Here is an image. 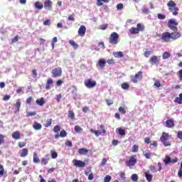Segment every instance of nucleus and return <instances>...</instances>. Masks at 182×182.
I'll use <instances>...</instances> for the list:
<instances>
[{
    "label": "nucleus",
    "mask_w": 182,
    "mask_h": 182,
    "mask_svg": "<svg viewBox=\"0 0 182 182\" xmlns=\"http://www.w3.org/2000/svg\"><path fill=\"white\" fill-rule=\"evenodd\" d=\"M161 56H157V55H152L149 60V63H151V65H156L158 66L159 63H160V60H161Z\"/></svg>",
    "instance_id": "0eeeda50"
},
{
    "label": "nucleus",
    "mask_w": 182,
    "mask_h": 182,
    "mask_svg": "<svg viewBox=\"0 0 182 182\" xmlns=\"http://www.w3.org/2000/svg\"><path fill=\"white\" fill-rule=\"evenodd\" d=\"M117 11H120L122 9H123V4L119 3L117 5Z\"/></svg>",
    "instance_id": "bf43d9fd"
},
{
    "label": "nucleus",
    "mask_w": 182,
    "mask_h": 182,
    "mask_svg": "<svg viewBox=\"0 0 182 182\" xmlns=\"http://www.w3.org/2000/svg\"><path fill=\"white\" fill-rule=\"evenodd\" d=\"M85 176H88V180H90V181H92V180H93V178H94V176H93V173H90V174H89V172H85Z\"/></svg>",
    "instance_id": "79ce46f5"
},
{
    "label": "nucleus",
    "mask_w": 182,
    "mask_h": 182,
    "mask_svg": "<svg viewBox=\"0 0 182 182\" xmlns=\"http://www.w3.org/2000/svg\"><path fill=\"white\" fill-rule=\"evenodd\" d=\"M33 129H34V130H41L42 124H39L38 122H34L33 124Z\"/></svg>",
    "instance_id": "5701e85b"
},
{
    "label": "nucleus",
    "mask_w": 182,
    "mask_h": 182,
    "mask_svg": "<svg viewBox=\"0 0 182 182\" xmlns=\"http://www.w3.org/2000/svg\"><path fill=\"white\" fill-rule=\"evenodd\" d=\"M19 41V36H16L14 38L11 39L12 43H16Z\"/></svg>",
    "instance_id": "3c124183"
},
{
    "label": "nucleus",
    "mask_w": 182,
    "mask_h": 182,
    "mask_svg": "<svg viewBox=\"0 0 182 182\" xmlns=\"http://www.w3.org/2000/svg\"><path fill=\"white\" fill-rule=\"evenodd\" d=\"M33 77H38V72L36 71V69H33L31 70Z\"/></svg>",
    "instance_id": "864d4df0"
},
{
    "label": "nucleus",
    "mask_w": 182,
    "mask_h": 182,
    "mask_svg": "<svg viewBox=\"0 0 182 182\" xmlns=\"http://www.w3.org/2000/svg\"><path fill=\"white\" fill-rule=\"evenodd\" d=\"M33 163H36V164L41 162V160L39 159V157H38V154H36V152L33 153Z\"/></svg>",
    "instance_id": "7c9ffc66"
},
{
    "label": "nucleus",
    "mask_w": 182,
    "mask_h": 182,
    "mask_svg": "<svg viewBox=\"0 0 182 182\" xmlns=\"http://www.w3.org/2000/svg\"><path fill=\"white\" fill-rule=\"evenodd\" d=\"M170 56H171V54H170V53L165 51L163 55H162V58L163 59L166 60V59H168L170 58Z\"/></svg>",
    "instance_id": "c9c22d12"
},
{
    "label": "nucleus",
    "mask_w": 182,
    "mask_h": 182,
    "mask_svg": "<svg viewBox=\"0 0 182 182\" xmlns=\"http://www.w3.org/2000/svg\"><path fill=\"white\" fill-rule=\"evenodd\" d=\"M90 132L94 133L95 134V136H97V137H99V136H100V134H102V132L100 131L95 130L93 129H90Z\"/></svg>",
    "instance_id": "58836bf2"
},
{
    "label": "nucleus",
    "mask_w": 182,
    "mask_h": 182,
    "mask_svg": "<svg viewBox=\"0 0 182 182\" xmlns=\"http://www.w3.org/2000/svg\"><path fill=\"white\" fill-rule=\"evenodd\" d=\"M5 136L4 134H0V144L5 142Z\"/></svg>",
    "instance_id": "6e6d98bb"
},
{
    "label": "nucleus",
    "mask_w": 182,
    "mask_h": 182,
    "mask_svg": "<svg viewBox=\"0 0 182 182\" xmlns=\"http://www.w3.org/2000/svg\"><path fill=\"white\" fill-rule=\"evenodd\" d=\"M145 58H149L150 55H151V51H145L144 53Z\"/></svg>",
    "instance_id": "338daca9"
},
{
    "label": "nucleus",
    "mask_w": 182,
    "mask_h": 182,
    "mask_svg": "<svg viewBox=\"0 0 182 182\" xmlns=\"http://www.w3.org/2000/svg\"><path fill=\"white\" fill-rule=\"evenodd\" d=\"M158 19H166V15L161 14H158Z\"/></svg>",
    "instance_id": "69168bd1"
},
{
    "label": "nucleus",
    "mask_w": 182,
    "mask_h": 182,
    "mask_svg": "<svg viewBox=\"0 0 182 182\" xmlns=\"http://www.w3.org/2000/svg\"><path fill=\"white\" fill-rule=\"evenodd\" d=\"M52 159H57L58 158V152L53 151L51 153Z\"/></svg>",
    "instance_id": "680f3d73"
},
{
    "label": "nucleus",
    "mask_w": 182,
    "mask_h": 182,
    "mask_svg": "<svg viewBox=\"0 0 182 182\" xmlns=\"http://www.w3.org/2000/svg\"><path fill=\"white\" fill-rule=\"evenodd\" d=\"M36 105H38V106H43V105H45L46 103V101H45V98L41 97V98H38L36 100Z\"/></svg>",
    "instance_id": "a211bd4d"
},
{
    "label": "nucleus",
    "mask_w": 182,
    "mask_h": 182,
    "mask_svg": "<svg viewBox=\"0 0 182 182\" xmlns=\"http://www.w3.org/2000/svg\"><path fill=\"white\" fill-rule=\"evenodd\" d=\"M73 164L75 167H78L80 168L86 167V162L80 160L73 159Z\"/></svg>",
    "instance_id": "9d476101"
},
{
    "label": "nucleus",
    "mask_w": 182,
    "mask_h": 182,
    "mask_svg": "<svg viewBox=\"0 0 182 182\" xmlns=\"http://www.w3.org/2000/svg\"><path fill=\"white\" fill-rule=\"evenodd\" d=\"M100 128L101 129V134H102H102H105V133H106V129H105V126L100 125Z\"/></svg>",
    "instance_id": "052dcab7"
},
{
    "label": "nucleus",
    "mask_w": 182,
    "mask_h": 182,
    "mask_svg": "<svg viewBox=\"0 0 182 182\" xmlns=\"http://www.w3.org/2000/svg\"><path fill=\"white\" fill-rule=\"evenodd\" d=\"M98 66H100V68L101 69H103L105 68V66H106V60L101 58L99 60L98 63H97Z\"/></svg>",
    "instance_id": "6ab92c4d"
},
{
    "label": "nucleus",
    "mask_w": 182,
    "mask_h": 182,
    "mask_svg": "<svg viewBox=\"0 0 182 182\" xmlns=\"http://www.w3.org/2000/svg\"><path fill=\"white\" fill-rule=\"evenodd\" d=\"M136 28L138 29V31L139 32H144V25H143L142 23H138L136 25Z\"/></svg>",
    "instance_id": "72a5a7b5"
},
{
    "label": "nucleus",
    "mask_w": 182,
    "mask_h": 182,
    "mask_svg": "<svg viewBox=\"0 0 182 182\" xmlns=\"http://www.w3.org/2000/svg\"><path fill=\"white\" fill-rule=\"evenodd\" d=\"M68 117L71 119V120L75 119V112H73V110L68 111Z\"/></svg>",
    "instance_id": "4c0bfd02"
},
{
    "label": "nucleus",
    "mask_w": 182,
    "mask_h": 182,
    "mask_svg": "<svg viewBox=\"0 0 182 182\" xmlns=\"http://www.w3.org/2000/svg\"><path fill=\"white\" fill-rule=\"evenodd\" d=\"M16 107L17 112H19V109H21V99L17 100L16 102Z\"/></svg>",
    "instance_id": "a19ab883"
},
{
    "label": "nucleus",
    "mask_w": 182,
    "mask_h": 182,
    "mask_svg": "<svg viewBox=\"0 0 182 182\" xmlns=\"http://www.w3.org/2000/svg\"><path fill=\"white\" fill-rule=\"evenodd\" d=\"M111 180H112V176L107 175L105 177L104 182H110Z\"/></svg>",
    "instance_id": "603ef678"
},
{
    "label": "nucleus",
    "mask_w": 182,
    "mask_h": 182,
    "mask_svg": "<svg viewBox=\"0 0 182 182\" xmlns=\"http://www.w3.org/2000/svg\"><path fill=\"white\" fill-rule=\"evenodd\" d=\"M139 80H143V72L139 71L134 75H131V82L132 83H137Z\"/></svg>",
    "instance_id": "423d86ee"
},
{
    "label": "nucleus",
    "mask_w": 182,
    "mask_h": 182,
    "mask_svg": "<svg viewBox=\"0 0 182 182\" xmlns=\"http://www.w3.org/2000/svg\"><path fill=\"white\" fill-rule=\"evenodd\" d=\"M167 6L169 12H171L173 16H177L178 15V11H180V9H178V7H177V4H176V2H174V1L170 0L167 3Z\"/></svg>",
    "instance_id": "f03ea898"
},
{
    "label": "nucleus",
    "mask_w": 182,
    "mask_h": 182,
    "mask_svg": "<svg viewBox=\"0 0 182 182\" xmlns=\"http://www.w3.org/2000/svg\"><path fill=\"white\" fill-rule=\"evenodd\" d=\"M46 158H42L41 160L42 166H46L48 163H49V160H50V158H49V156L46 155Z\"/></svg>",
    "instance_id": "4be33fe9"
},
{
    "label": "nucleus",
    "mask_w": 182,
    "mask_h": 182,
    "mask_svg": "<svg viewBox=\"0 0 182 182\" xmlns=\"http://www.w3.org/2000/svg\"><path fill=\"white\" fill-rule=\"evenodd\" d=\"M137 163V156L132 155L129 157V160L126 161V166L132 168V167H134L136 164Z\"/></svg>",
    "instance_id": "20e7f679"
},
{
    "label": "nucleus",
    "mask_w": 182,
    "mask_h": 182,
    "mask_svg": "<svg viewBox=\"0 0 182 182\" xmlns=\"http://www.w3.org/2000/svg\"><path fill=\"white\" fill-rule=\"evenodd\" d=\"M107 26H109V24H102L100 26V29L102 31H106V29H107Z\"/></svg>",
    "instance_id": "09e8293b"
},
{
    "label": "nucleus",
    "mask_w": 182,
    "mask_h": 182,
    "mask_svg": "<svg viewBox=\"0 0 182 182\" xmlns=\"http://www.w3.org/2000/svg\"><path fill=\"white\" fill-rule=\"evenodd\" d=\"M113 55L114 58H123L124 55L123 54V52L119 51V52H114Z\"/></svg>",
    "instance_id": "cd10ccee"
},
{
    "label": "nucleus",
    "mask_w": 182,
    "mask_h": 182,
    "mask_svg": "<svg viewBox=\"0 0 182 182\" xmlns=\"http://www.w3.org/2000/svg\"><path fill=\"white\" fill-rule=\"evenodd\" d=\"M96 81L92 80L90 79H88L84 82L85 86H86V87H88V89H92L95 87V86H96Z\"/></svg>",
    "instance_id": "9b49d317"
},
{
    "label": "nucleus",
    "mask_w": 182,
    "mask_h": 182,
    "mask_svg": "<svg viewBox=\"0 0 182 182\" xmlns=\"http://www.w3.org/2000/svg\"><path fill=\"white\" fill-rule=\"evenodd\" d=\"M52 85H53V80H52V78H48L47 80V82L46 85V90H49V89H50V86H52Z\"/></svg>",
    "instance_id": "412c9836"
},
{
    "label": "nucleus",
    "mask_w": 182,
    "mask_h": 182,
    "mask_svg": "<svg viewBox=\"0 0 182 182\" xmlns=\"http://www.w3.org/2000/svg\"><path fill=\"white\" fill-rule=\"evenodd\" d=\"M174 126V119H168L165 122V127H167L168 129H173Z\"/></svg>",
    "instance_id": "f8f14e48"
},
{
    "label": "nucleus",
    "mask_w": 182,
    "mask_h": 182,
    "mask_svg": "<svg viewBox=\"0 0 182 182\" xmlns=\"http://www.w3.org/2000/svg\"><path fill=\"white\" fill-rule=\"evenodd\" d=\"M178 161V158L175 157L173 159L171 160V158L168 156H166L165 159H164V163L165 166H167V164H170L171 163L172 164H174Z\"/></svg>",
    "instance_id": "1a4fd4ad"
},
{
    "label": "nucleus",
    "mask_w": 182,
    "mask_h": 182,
    "mask_svg": "<svg viewBox=\"0 0 182 182\" xmlns=\"http://www.w3.org/2000/svg\"><path fill=\"white\" fill-rule=\"evenodd\" d=\"M86 33V26H80V27L78 29V35L79 36H81V38H83Z\"/></svg>",
    "instance_id": "4468645a"
},
{
    "label": "nucleus",
    "mask_w": 182,
    "mask_h": 182,
    "mask_svg": "<svg viewBox=\"0 0 182 182\" xmlns=\"http://www.w3.org/2000/svg\"><path fill=\"white\" fill-rule=\"evenodd\" d=\"M43 25H45V26H49L50 25V20L47 19V20L44 21Z\"/></svg>",
    "instance_id": "13d9d810"
},
{
    "label": "nucleus",
    "mask_w": 182,
    "mask_h": 182,
    "mask_svg": "<svg viewBox=\"0 0 182 182\" xmlns=\"http://www.w3.org/2000/svg\"><path fill=\"white\" fill-rule=\"evenodd\" d=\"M175 103H178V105H182V93L179 94V97H177L174 100Z\"/></svg>",
    "instance_id": "c85d7f7f"
},
{
    "label": "nucleus",
    "mask_w": 182,
    "mask_h": 182,
    "mask_svg": "<svg viewBox=\"0 0 182 182\" xmlns=\"http://www.w3.org/2000/svg\"><path fill=\"white\" fill-rule=\"evenodd\" d=\"M74 130L76 132V133H80V132H83V129L77 125L75 126Z\"/></svg>",
    "instance_id": "ea45409f"
},
{
    "label": "nucleus",
    "mask_w": 182,
    "mask_h": 182,
    "mask_svg": "<svg viewBox=\"0 0 182 182\" xmlns=\"http://www.w3.org/2000/svg\"><path fill=\"white\" fill-rule=\"evenodd\" d=\"M18 147H20V149H22V147H25V146H26V142H18Z\"/></svg>",
    "instance_id": "0e129e2a"
},
{
    "label": "nucleus",
    "mask_w": 182,
    "mask_h": 182,
    "mask_svg": "<svg viewBox=\"0 0 182 182\" xmlns=\"http://www.w3.org/2000/svg\"><path fill=\"white\" fill-rule=\"evenodd\" d=\"M109 42L111 45H117L119 43V34L116 32H113L109 36Z\"/></svg>",
    "instance_id": "39448f33"
},
{
    "label": "nucleus",
    "mask_w": 182,
    "mask_h": 182,
    "mask_svg": "<svg viewBox=\"0 0 182 182\" xmlns=\"http://www.w3.org/2000/svg\"><path fill=\"white\" fill-rule=\"evenodd\" d=\"M53 132H54V133H58V132H60V126H59V125H55V126L53 127Z\"/></svg>",
    "instance_id": "49530a36"
},
{
    "label": "nucleus",
    "mask_w": 182,
    "mask_h": 182,
    "mask_svg": "<svg viewBox=\"0 0 182 182\" xmlns=\"http://www.w3.org/2000/svg\"><path fill=\"white\" fill-rule=\"evenodd\" d=\"M69 43L74 49H79V44H77L75 41L70 40Z\"/></svg>",
    "instance_id": "393cba45"
},
{
    "label": "nucleus",
    "mask_w": 182,
    "mask_h": 182,
    "mask_svg": "<svg viewBox=\"0 0 182 182\" xmlns=\"http://www.w3.org/2000/svg\"><path fill=\"white\" fill-rule=\"evenodd\" d=\"M145 177L148 182H151L153 180V176L150 173V171L144 172Z\"/></svg>",
    "instance_id": "dca6fc26"
},
{
    "label": "nucleus",
    "mask_w": 182,
    "mask_h": 182,
    "mask_svg": "<svg viewBox=\"0 0 182 182\" xmlns=\"http://www.w3.org/2000/svg\"><path fill=\"white\" fill-rule=\"evenodd\" d=\"M168 139H170V135H168V134L166 132H163L160 137V140L165 147H168V146H171V143L167 141Z\"/></svg>",
    "instance_id": "7ed1b4c3"
},
{
    "label": "nucleus",
    "mask_w": 182,
    "mask_h": 182,
    "mask_svg": "<svg viewBox=\"0 0 182 182\" xmlns=\"http://www.w3.org/2000/svg\"><path fill=\"white\" fill-rule=\"evenodd\" d=\"M52 118L47 119L46 123L44 124V127H50L52 125Z\"/></svg>",
    "instance_id": "2f4dec72"
},
{
    "label": "nucleus",
    "mask_w": 182,
    "mask_h": 182,
    "mask_svg": "<svg viewBox=\"0 0 182 182\" xmlns=\"http://www.w3.org/2000/svg\"><path fill=\"white\" fill-rule=\"evenodd\" d=\"M20 157H26L28 154H29V150H28V148H24L20 150L19 151Z\"/></svg>",
    "instance_id": "2eb2a0df"
},
{
    "label": "nucleus",
    "mask_w": 182,
    "mask_h": 182,
    "mask_svg": "<svg viewBox=\"0 0 182 182\" xmlns=\"http://www.w3.org/2000/svg\"><path fill=\"white\" fill-rule=\"evenodd\" d=\"M87 153H89V149H86V148H81L78 149V154L82 156H86V154H87Z\"/></svg>",
    "instance_id": "f3484780"
},
{
    "label": "nucleus",
    "mask_w": 182,
    "mask_h": 182,
    "mask_svg": "<svg viewBox=\"0 0 182 182\" xmlns=\"http://www.w3.org/2000/svg\"><path fill=\"white\" fill-rule=\"evenodd\" d=\"M177 137L180 139V140H182V131L178 132Z\"/></svg>",
    "instance_id": "774afa93"
},
{
    "label": "nucleus",
    "mask_w": 182,
    "mask_h": 182,
    "mask_svg": "<svg viewBox=\"0 0 182 182\" xmlns=\"http://www.w3.org/2000/svg\"><path fill=\"white\" fill-rule=\"evenodd\" d=\"M150 142H151L150 137H145L144 138V143L146 144H150Z\"/></svg>",
    "instance_id": "e2e57ef3"
},
{
    "label": "nucleus",
    "mask_w": 182,
    "mask_h": 182,
    "mask_svg": "<svg viewBox=\"0 0 182 182\" xmlns=\"http://www.w3.org/2000/svg\"><path fill=\"white\" fill-rule=\"evenodd\" d=\"M132 153H137L139 151V146L136 144L134 145L132 149Z\"/></svg>",
    "instance_id": "c03bdc74"
},
{
    "label": "nucleus",
    "mask_w": 182,
    "mask_h": 182,
    "mask_svg": "<svg viewBox=\"0 0 182 182\" xmlns=\"http://www.w3.org/2000/svg\"><path fill=\"white\" fill-rule=\"evenodd\" d=\"M13 139H15V140H19L21 139V134L19 132H14L12 134Z\"/></svg>",
    "instance_id": "bb28decb"
},
{
    "label": "nucleus",
    "mask_w": 182,
    "mask_h": 182,
    "mask_svg": "<svg viewBox=\"0 0 182 182\" xmlns=\"http://www.w3.org/2000/svg\"><path fill=\"white\" fill-rule=\"evenodd\" d=\"M31 116H36V112H27L26 117H29Z\"/></svg>",
    "instance_id": "5fc2aeb1"
},
{
    "label": "nucleus",
    "mask_w": 182,
    "mask_h": 182,
    "mask_svg": "<svg viewBox=\"0 0 182 182\" xmlns=\"http://www.w3.org/2000/svg\"><path fill=\"white\" fill-rule=\"evenodd\" d=\"M36 9L41 11V9H43V4H41V1H36L34 5Z\"/></svg>",
    "instance_id": "a878e982"
},
{
    "label": "nucleus",
    "mask_w": 182,
    "mask_h": 182,
    "mask_svg": "<svg viewBox=\"0 0 182 182\" xmlns=\"http://www.w3.org/2000/svg\"><path fill=\"white\" fill-rule=\"evenodd\" d=\"M51 75L53 77H60V76H62V68L58 67L53 69Z\"/></svg>",
    "instance_id": "6e6552de"
},
{
    "label": "nucleus",
    "mask_w": 182,
    "mask_h": 182,
    "mask_svg": "<svg viewBox=\"0 0 182 182\" xmlns=\"http://www.w3.org/2000/svg\"><path fill=\"white\" fill-rule=\"evenodd\" d=\"M126 109H127V107H119L118 110L122 114H126Z\"/></svg>",
    "instance_id": "e433bc0d"
},
{
    "label": "nucleus",
    "mask_w": 182,
    "mask_h": 182,
    "mask_svg": "<svg viewBox=\"0 0 182 182\" xmlns=\"http://www.w3.org/2000/svg\"><path fill=\"white\" fill-rule=\"evenodd\" d=\"M177 26H178V21L176 18H171L168 21V28L173 32H164L161 35V39L165 43L171 41H177L181 38V33L177 31Z\"/></svg>",
    "instance_id": "f257e3e1"
},
{
    "label": "nucleus",
    "mask_w": 182,
    "mask_h": 182,
    "mask_svg": "<svg viewBox=\"0 0 182 182\" xmlns=\"http://www.w3.org/2000/svg\"><path fill=\"white\" fill-rule=\"evenodd\" d=\"M157 146H159V144H157V141H153L152 144H150V149L157 147Z\"/></svg>",
    "instance_id": "8fccbe9b"
},
{
    "label": "nucleus",
    "mask_w": 182,
    "mask_h": 182,
    "mask_svg": "<svg viewBox=\"0 0 182 182\" xmlns=\"http://www.w3.org/2000/svg\"><path fill=\"white\" fill-rule=\"evenodd\" d=\"M5 174H6V172L4 168V166L2 164H0V176L2 177V176H5Z\"/></svg>",
    "instance_id": "f704fd0d"
},
{
    "label": "nucleus",
    "mask_w": 182,
    "mask_h": 182,
    "mask_svg": "<svg viewBox=\"0 0 182 182\" xmlns=\"http://www.w3.org/2000/svg\"><path fill=\"white\" fill-rule=\"evenodd\" d=\"M129 32L131 33V35H136L137 33H139L140 32L139 31V28H137V27H132L129 29Z\"/></svg>",
    "instance_id": "b1692460"
},
{
    "label": "nucleus",
    "mask_w": 182,
    "mask_h": 182,
    "mask_svg": "<svg viewBox=\"0 0 182 182\" xmlns=\"http://www.w3.org/2000/svg\"><path fill=\"white\" fill-rule=\"evenodd\" d=\"M131 178L132 181H137L139 180V176H137V174L134 173L132 175Z\"/></svg>",
    "instance_id": "37998d69"
},
{
    "label": "nucleus",
    "mask_w": 182,
    "mask_h": 182,
    "mask_svg": "<svg viewBox=\"0 0 182 182\" xmlns=\"http://www.w3.org/2000/svg\"><path fill=\"white\" fill-rule=\"evenodd\" d=\"M60 137H66V136H68V132H66V131L63 129L60 132Z\"/></svg>",
    "instance_id": "a18cd8bd"
},
{
    "label": "nucleus",
    "mask_w": 182,
    "mask_h": 182,
    "mask_svg": "<svg viewBox=\"0 0 182 182\" xmlns=\"http://www.w3.org/2000/svg\"><path fill=\"white\" fill-rule=\"evenodd\" d=\"M176 75L180 79V80H182V70H180L179 71H178Z\"/></svg>",
    "instance_id": "4d7b16f0"
},
{
    "label": "nucleus",
    "mask_w": 182,
    "mask_h": 182,
    "mask_svg": "<svg viewBox=\"0 0 182 182\" xmlns=\"http://www.w3.org/2000/svg\"><path fill=\"white\" fill-rule=\"evenodd\" d=\"M122 89H124V90H129V88L130 87V85L127 82H124L121 85Z\"/></svg>",
    "instance_id": "473e14b6"
},
{
    "label": "nucleus",
    "mask_w": 182,
    "mask_h": 182,
    "mask_svg": "<svg viewBox=\"0 0 182 182\" xmlns=\"http://www.w3.org/2000/svg\"><path fill=\"white\" fill-rule=\"evenodd\" d=\"M117 130L118 132V134L119 136H126V131L120 127L117 128Z\"/></svg>",
    "instance_id": "c756f323"
},
{
    "label": "nucleus",
    "mask_w": 182,
    "mask_h": 182,
    "mask_svg": "<svg viewBox=\"0 0 182 182\" xmlns=\"http://www.w3.org/2000/svg\"><path fill=\"white\" fill-rule=\"evenodd\" d=\"M52 5H53V3L50 0H46L44 1V8L47 11H52Z\"/></svg>",
    "instance_id": "ddd939ff"
},
{
    "label": "nucleus",
    "mask_w": 182,
    "mask_h": 182,
    "mask_svg": "<svg viewBox=\"0 0 182 182\" xmlns=\"http://www.w3.org/2000/svg\"><path fill=\"white\" fill-rule=\"evenodd\" d=\"M144 156L145 159H147V160H150V159H151V156H153V154L151 153V151H150V150H146L145 151H144Z\"/></svg>",
    "instance_id": "aec40b11"
},
{
    "label": "nucleus",
    "mask_w": 182,
    "mask_h": 182,
    "mask_svg": "<svg viewBox=\"0 0 182 182\" xmlns=\"http://www.w3.org/2000/svg\"><path fill=\"white\" fill-rule=\"evenodd\" d=\"M32 102H33V97H29L26 99V103L27 105H32Z\"/></svg>",
    "instance_id": "de8ad7c7"
}]
</instances>
